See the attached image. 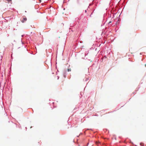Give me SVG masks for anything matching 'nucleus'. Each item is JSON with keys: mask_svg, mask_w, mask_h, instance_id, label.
Segmentation results:
<instances>
[{"mask_svg": "<svg viewBox=\"0 0 146 146\" xmlns=\"http://www.w3.org/2000/svg\"><path fill=\"white\" fill-rule=\"evenodd\" d=\"M27 19L26 17H24L23 19L21 20L22 22L23 23L25 21H27Z\"/></svg>", "mask_w": 146, "mask_h": 146, "instance_id": "1", "label": "nucleus"}, {"mask_svg": "<svg viewBox=\"0 0 146 146\" xmlns=\"http://www.w3.org/2000/svg\"><path fill=\"white\" fill-rule=\"evenodd\" d=\"M86 12H87L86 10L85 11V13H86Z\"/></svg>", "mask_w": 146, "mask_h": 146, "instance_id": "5", "label": "nucleus"}, {"mask_svg": "<svg viewBox=\"0 0 146 146\" xmlns=\"http://www.w3.org/2000/svg\"><path fill=\"white\" fill-rule=\"evenodd\" d=\"M111 23V21H110V22H109V23Z\"/></svg>", "mask_w": 146, "mask_h": 146, "instance_id": "4", "label": "nucleus"}, {"mask_svg": "<svg viewBox=\"0 0 146 146\" xmlns=\"http://www.w3.org/2000/svg\"><path fill=\"white\" fill-rule=\"evenodd\" d=\"M71 70L70 69H68V72L69 71H71Z\"/></svg>", "mask_w": 146, "mask_h": 146, "instance_id": "3", "label": "nucleus"}, {"mask_svg": "<svg viewBox=\"0 0 146 146\" xmlns=\"http://www.w3.org/2000/svg\"><path fill=\"white\" fill-rule=\"evenodd\" d=\"M8 2H11V0H7Z\"/></svg>", "mask_w": 146, "mask_h": 146, "instance_id": "2", "label": "nucleus"}, {"mask_svg": "<svg viewBox=\"0 0 146 146\" xmlns=\"http://www.w3.org/2000/svg\"><path fill=\"white\" fill-rule=\"evenodd\" d=\"M145 67H146V64H145Z\"/></svg>", "mask_w": 146, "mask_h": 146, "instance_id": "6", "label": "nucleus"}]
</instances>
